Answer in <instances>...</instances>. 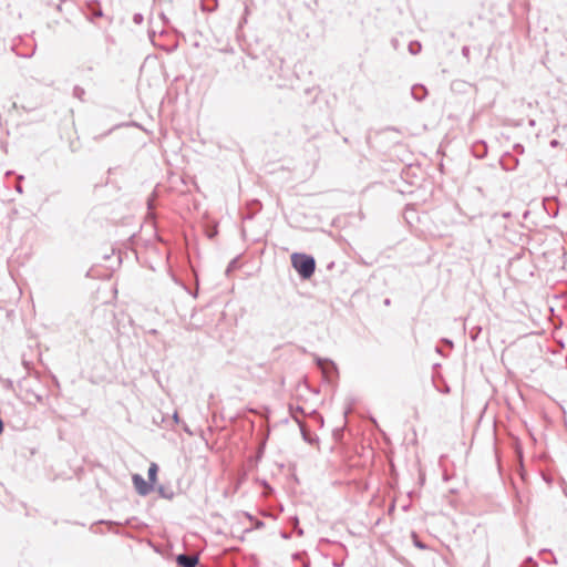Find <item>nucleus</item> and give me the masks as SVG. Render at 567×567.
I'll return each instance as SVG.
<instances>
[{
    "mask_svg": "<svg viewBox=\"0 0 567 567\" xmlns=\"http://www.w3.org/2000/svg\"><path fill=\"white\" fill-rule=\"evenodd\" d=\"M293 268L298 271L302 279H309L316 269L315 258L306 254H293L291 256Z\"/></svg>",
    "mask_w": 567,
    "mask_h": 567,
    "instance_id": "nucleus-1",
    "label": "nucleus"
},
{
    "mask_svg": "<svg viewBox=\"0 0 567 567\" xmlns=\"http://www.w3.org/2000/svg\"><path fill=\"white\" fill-rule=\"evenodd\" d=\"M132 481L136 492L142 496H146L153 491V485L150 482H146L140 474H134L132 476Z\"/></svg>",
    "mask_w": 567,
    "mask_h": 567,
    "instance_id": "nucleus-2",
    "label": "nucleus"
},
{
    "mask_svg": "<svg viewBox=\"0 0 567 567\" xmlns=\"http://www.w3.org/2000/svg\"><path fill=\"white\" fill-rule=\"evenodd\" d=\"M198 559L195 556H188V555H179L177 557V563L183 567H195Z\"/></svg>",
    "mask_w": 567,
    "mask_h": 567,
    "instance_id": "nucleus-3",
    "label": "nucleus"
},
{
    "mask_svg": "<svg viewBox=\"0 0 567 567\" xmlns=\"http://www.w3.org/2000/svg\"><path fill=\"white\" fill-rule=\"evenodd\" d=\"M426 93V89L423 85H414L411 89V94L416 101L424 100Z\"/></svg>",
    "mask_w": 567,
    "mask_h": 567,
    "instance_id": "nucleus-4",
    "label": "nucleus"
},
{
    "mask_svg": "<svg viewBox=\"0 0 567 567\" xmlns=\"http://www.w3.org/2000/svg\"><path fill=\"white\" fill-rule=\"evenodd\" d=\"M157 471H158V467L155 463H152L148 467V480H150V483L154 486V484L156 483V478H157Z\"/></svg>",
    "mask_w": 567,
    "mask_h": 567,
    "instance_id": "nucleus-5",
    "label": "nucleus"
},
{
    "mask_svg": "<svg viewBox=\"0 0 567 567\" xmlns=\"http://www.w3.org/2000/svg\"><path fill=\"white\" fill-rule=\"evenodd\" d=\"M421 50H422V45H421L420 42H417V41L410 42V44H409V52L411 54L415 55V54L420 53Z\"/></svg>",
    "mask_w": 567,
    "mask_h": 567,
    "instance_id": "nucleus-6",
    "label": "nucleus"
},
{
    "mask_svg": "<svg viewBox=\"0 0 567 567\" xmlns=\"http://www.w3.org/2000/svg\"><path fill=\"white\" fill-rule=\"evenodd\" d=\"M85 95V90L79 85H75L73 87V96L79 99V100H83V96Z\"/></svg>",
    "mask_w": 567,
    "mask_h": 567,
    "instance_id": "nucleus-7",
    "label": "nucleus"
},
{
    "mask_svg": "<svg viewBox=\"0 0 567 567\" xmlns=\"http://www.w3.org/2000/svg\"><path fill=\"white\" fill-rule=\"evenodd\" d=\"M238 268V259L235 258L230 261V264L228 265L227 269H226V274L229 276V274L231 271H234L235 269Z\"/></svg>",
    "mask_w": 567,
    "mask_h": 567,
    "instance_id": "nucleus-8",
    "label": "nucleus"
},
{
    "mask_svg": "<svg viewBox=\"0 0 567 567\" xmlns=\"http://www.w3.org/2000/svg\"><path fill=\"white\" fill-rule=\"evenodd\" d=\"M144 18H143V14L142 13H135L133 16V22L135 24H141L143 22Z\"/></svg>",
    "mask_w": 567,
    "mask_h": 567,
    "instance_id": "nucleus-9",
    "label": "nucleus"
},
{
    "mask_svg": "<svg viewBox=\"0 0 567 567\" xmlns=\"http://www.w3.org/2000/svg\"><path fill=\"white\" fill-rule=\"evenodd\" d=\"M414 545L420 549L425 548V545L423 543H421L420 540H417L415 536H414Z\"/></svg>",
    "mask_w": 567,
    "mask_h": 567,
    "instance_id": "nucleus-10",
    "label": "nucleus"
},
{
    "mask_svg": "<svg viewBox=\"0 0 567 567\" xmlns=\"http://www.w3.org/2000/svg\"><path fill=\"white\" fill-rule=\"evenodd\" d=\"M173 420H174V422H175V423H178V422H179V416H178V413H177V412H175V413L173 414Z\"/></svg>",
    "mask_w": 567,
    "mask_h": 567,
    "instance_id": "nucleus-11",
    "label": "nucleus"
},
{
    "mask_svg": "<svg viewBox=\"0 0 567 567\" xmlns=\"http://www.w3.org/2000/svg\"><path fill=\"white\" fill-rule=\"evenodd\" d=\"M17 190H18L19 193H21V192H22L21 186H18V187H17Z\"/></svg>",
    "mask_w": 567,
    "mask_h": 567,
    "instance_id": "nucleus-12",
    "label": "nucleus"
}]
</instances>
